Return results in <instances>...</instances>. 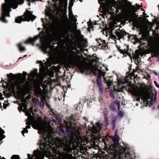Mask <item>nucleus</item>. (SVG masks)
Returning <instances> with one entry per match:
<instances>
[{
	"mask_svg": "<svg viewBox=\"0 0 159 159\" xmlns=\"http://www.w3.org/2000/svg\"><path fill=\"white\" fill-rule=\"evenodd\" d=\"M103 125H101L99 123H97L95 126H93L92 129V132L96 134L97 133L100 132L102 130V126Z\"/></svg>",
	"mask_w": 159,
	"mask_h": 159,
	"instance_id": "obj_13",
	"label": "nucleus"
},
{
	"mask_svg": "<svg viewBox=\"0 0 159 159\" xmlns=\"http://www.w3.org/2000/svg\"><path fill=\"white\" fill-rule=\"evenodd\" d=\"M154 97L152 98L153 91L145 84H140L139 87H134L131 90V94L135 97L136 101L142 98L147 104L151 106L157 100V93L154 90Z\"/></svg>",
	"mask_w": 159,
	"mask_h": 159,
	"instance_id": "obj_3",
	"label": "nucleus"
},
{
	"mask_svg": "<svg viewBox=\"0 0 159 159\" xmlns=\"http://www.w3.org/2000/svg\"><path fill=\"white\" fill-rule=\"evenodd\" d=\"M105 129H106V127L104 126V130Z\"/></svg>",
	"mask_w": 159,
	"mask_h": 159,
	"instance_id": "obj_46",
	"label": "nucleus"
},
{
	"mask_svg": "<svg viewBox=\"0 0 159 159\" xmlns=\"http://www.w3.org/2000/svg\"><path fill=\"white\" fill-rule=\"evenodd\" d=\"M126 48L124 49L123 50H121L120 49V52L123 54L124 55H129V53L128 52V51H129V49L128 48V47H126Z\"/></svg>",
	"mask_w": 159,
	"mask_h": 159,
	"instance_id": "obj_24",
	"label": "nucleus"
},
{
	"mask_svg": "<svg viewBox=\"0 0 159 159\" xmlns=\"http://www.w3.org/2000/svg\"><path fill=\"white\" fill-rule=\"evenodd\" d=\"M4 133V131L0 128V141L5 138V136L2 135Z\"/></svg>",
	"mask_w": 159,
	"mask_h": 159,
	"instance_id": "obj_27",
	"label": "nucleus"
},
{
	"mask_svg": "<svg viewBox=\"0 0 159 159\" xmlns=\"http://www.w3.org/2000/svg\"><path fill=\"white\" fill-rule=\"evenodd\" d=\"M125 18L127 20L131 22L133 19V16L131 13H128L125 15Z\"/></svg>",
	"mask_w": 159,
	"mask_h": 159,
	"instance_id": "obj_23",
	"label": "nucleus"
},
{
	"mask_svg": "<svg viewBox=\"0 0 159 159\" xmlns=\"http://www.w3.org/2000/svg\"><path fill=\"white\" fill-rule=\"evenodd\" d=\"M27 102H25L23 104L21 105H20L18 107V110L20 111V112H21V110L23 108V111H24L26 113V112L24 110V107L25 106L26 107V108L27 109L28 111L29 110H30L31 109H32V111H33V108L32 107H31L30 109H28L27 108Z\"/></svg>",
	"mask_w": 159,
	"mask_h": 159,
	"instance_id": "obj_21",
	"label": "nucleus"
},
{
	"mask_svg": "<svg viewBox=\"0 0 159 159\" xmlns=\"http://www.w3.org/2000/svg\"><path fill=\"white\" fill-rule=\"evenodd\" d=\"M53 2H54V6L56 8L57 7V4L56 3V2L57 1H59L60 3L59 7H62L64 5L66 7L67 6V0H52Z\"/></svg>",
	"mask_w": 159,
	"mask_h": 159,
	"instance_id": "obj_14",
	"label": "nucleus"
},
{
	"mask_svg": "<svg viewBox=\"0 0 159 159\" xmlns=\"http://www.w3.org/2000/svg\"><path fill=\"white\" fill-rule=\"evenodd\" d=\"M7 76L9 79V86L11 89L14 90L16 88L18 90L21 89L24 86L25 80L20 78H16L15 75L12 73L7 75Z\"/></svg>",
	"mask_w": 159,
	"mask_h": 159,
	"instance_id": "obj_5",
	"label": "nucleus"
},
{
	"mask_svg": "<svg viewBox=\"0 0 159 159\" xmlns=\"http://www.w3.org/2000/svg\"><path fill=\"white\" fill-rule=\"evenodd\" d=\"M39 35L35 36L34 38H30L27 39L26 41L25 42V44L28 43H33V45H34V44L33 43L35 42L38 38Z\"/></svg>",
	"mask_w": 159,
	"mask_h": 159,
	"instance_id": "obj_18",
	"label": "nucleus"
},
{
	"mask_svg": "<svg viewBox=\"0 0 159 159\" xmlns=\"http://www.w3.org/2000/svg\"><path fill=\"white\" fill-rule=\"evenodd\" d=\"M43 19H42V21H43Z\"/></svg>",
	"mask_w": 159,
	"mask_h": 159,
	"instance_id": "obj_48",
	"label": "nucleus"
},
{
	"mask_svg": "<svg viewBox=\"0 0 159 159\" xmlns=\"http://www.w3.org/2000/svg\"><path fill=\"white\" fill-rule=\"evenodd\" d=\"M116 118H114L113 119V120L112 121V124L113 126V128L114 129L116 126Z\"/></svg>",
	"mask_w": 159,
	"mask_h": 159,
	"instance_id": "obj_36",
	"label": "nucleus"
},
{
	"mask_svg": "<svg viewBox=\"0 0 159 159\" xmlns=\"http://www.w3.org/2000/svg\"><path fill=\"white\" fill-rule=\"evenodd\" d=\"M24 109L26 112V115L28 116L26 120H28V121H26V124L27 125L22 131V135L24 136V134L28 133L27 129L30 128V125H31L34 128L38 130L39 133L43 135L45 141L52 140L51 139L53 132L51 126L47 124L40 117H38L35 120L34 116H31V114L34 115V113L32 111V109L28 111L26 106L24 107Z\"/></svg>",
	"mask_w": 159,
	"mask_h": 159,
	"instance_id": "obj_2",
	"label": "nucleus"
},
{
	"mask_svg": "<svg viewBox=\"0 0 159 159\" xmlns=\"http://www.w3.org/2000/svg\"><path fill=\"white\" fill-rule=\"evenodd\" d=\"M23 73H25V72H23Z\"/></svg>",
	"mask_w": 159,
	"mask_h": 159,
	"instance_id": "obj_50",
	"label": "nucleus"
},
{
	"mask_svg": "<svg viewBox=\"0 0 159 159\" xmlns=\"http://www.w3.org/2000/svg\"><path fill=\"white\" fill-rule=\"evenodd\" d=\"M4 98L2 97V93H0V100H3Z\"/></svg>",
	"mask_w": 159,
	"mask_h": 159,
	"instance_id": "obj_40",
	"label": "nucleus"
},
{
	"mask_svg": "<svg viewBox=\"0 0 159 159\" xmlns=\"http://www.w3.org/2000/svg\"><path fill=\"white\" fill-rule=\"evenodd\" d=\"M1 102H0V107H1Z\"/></svg>",
	"mask_w": 159,
	"mask_h": 159,
	"instance_id": "obj_45",
	"label": "nucleus"
},
{
	"mask_svg": "<svg viewBox=\"0 0 159 159\" xmlns=\"http://www.w3.org/2000/svg\"><path fill=\"white\" fill-rule=\"evenodd\" d=\"M97 41L99 43V46L103 43H106L105 40H102V39H98Z\"/></svg>",
	"mask_w": 159,
	"mask_h": 159,
	"instance_id": "obj_28",
	"label": "nucleus"
},
{
	"mask_svg": "<svg viewBox=\"0 0 159 159\" xmlns=\"http://www.w3.org/2000/svg\"><path fill=\"white\" fill-rule=\"evenodd\" d=\"M36 18V16L33 15L30 11H27L23 17H18L16 19L15 21L16 23H21L22 21H29L30 20H33Z\"/></svg>",
	"mask_w": 159,
	"mask_h": 159,
	"instance_id": "obj_10",
	"label": "nucleus"
},
{
	"mask_svg": "<svg viewBox=\"0 0 159 159\" xmlns=\"http://www.w3.org/2000/svg\"><path fill=\"white\" fill-rule=\"evenodd\" d=\"M26 56V55H25V56H24V57H25V56Z\"/></svg>",
	"mask_w": 159,
	"mask_h": 159,
	"instance_id": "obj_51",
	"label": "nucleus"
},
{
	"mask_svg": "<svg viewBox=\"0 0 159 159\" xmlns=\"http://www.w3.org/2000/svg\"><path fill=\"white\" fill-rule=\"evenodd\" d=\"M131 3L130 2L127 1L126 2V3H125V4H124L123 3H121L118 4L116 8L114 6L111 7V6L112 5V3L111 2H110L108 3V6L109 10H113L114 11L115 9V11L116 12H118V10L119 9L121 10V11L122 12L125 11L126 10V5H131Z\"/></svg>",
	"mask_w": 159,
	"mask_h": 159,
	"instance_id": "obj_11",
	"label": "nucleus"
},
{
	"mask_svg": "<svg viewBox=\"0 0 159 159\" xmlns=\"http://www.w3.org/2000/svg\"><path fill=\"white\" fill-rule=\"evenodd\" d=\"M18 46L19 48V49L21 52L24 51L25 50V47H22L21 46V43H20L18 44Z\"/></svg>",
	"mask_w": 159,
	"mask_h": 159,
	"instance_id": "obj_29",
	"label": "nucleus"
},
{
	"mask_svg": "<svg viewBox=\"0 0 159 159\" xmlns=\"http://www.w3.org/2000/svg\"><path fill=\"white\" fill-rule=\"evenodd\" d=\"M34 93L38 97H41L43 96V92L40 88V86H38L35 88Z\"/></svg>",
	"mask_w": 159,
	"mask_h": 159,
	"instance_id": "obj_16",
	"label": "nucleus"
},
{
	"mask_svg": "<svg viewBox=\"0 0 159 159\" xmlns=\"http://www.w3.org/2000/svg\"><path fill=\"white\" fill-rule=\"evenodd\" d=\"M36 151H34V154L36 155V159H43V156L41 155V153L39 152H36Z\"/></svg>",
	"mask_w": 159,
	"mask_h": 159,
	"instance_id": "obj_26",
	"label": "nucleus"
},
{
	"mask_svg": "<svg viewBox=\"0 0 159 159\" xmlns=\"http://www.w3.org/2000/svg\"><path fill=\"white\" fill-rule=\"evenodd\" d=\"M110 94L111 97L112 98H114L115 97V95L113 93L112 90H111L110 91Z\"/></svg>",
	"mask_w": 159,
	"mask_h": 159,
	"instance_id": "obj_35",
	"label": "nucleus"
},
{
	"mask_svg": "<svg viewBox=\"0 0 159 159\" xmlns=\"http://www.w3.org/2000/svg\"><path fill=\"white\" fill-rule=\"evenodd\" d=\"M153 50L156 54L159 55V44L157 45L154 47Z\"/></svg>",
	"mask_w": 159,
	"mask_h": 159,
	"instance_id": "obj_25",
	"label": "nucleus"
},
{
	"mask_svg": "<svg viewBox=\"0 0 159 159\" xmlns=\"http://www.w3.org/2000/svg\"><path fill=\"white\" fill-rule=\"evenodd\" d=\"M45 142L42 144L40 146L41 150L42 152H41L39 150H36V152H39L43 156V159H44V153H49L50 151V149L51 148V146L50 145V140H46ZM34 151V155H31L30 154H28V157L29 159H33L34 156L35 157L34 159H36V155L34 154V151Z\"/></svg>",
	"mask_w": 159,
	"mask_h": 159,
	"instance_id": "obj_9",
	"label": "nucleus"
},
{
	"mask_svg": "<svg viewBox=\"0 0 159 159\" xmlns=\"http://www.w3.org/2000/svg\"><path fill=\"white\" fill-rule=\"evenodd\" d=\"M78 68L82 72H84L85 71L90 70L98 77V75L102 76H104L105 75L104 72L98 69L96 67L93 66L84 64H80L78 65Z\"/></svg>",
	"mask_w": 159,
	"mask_h": 159,
	"instance_id": "obj_7",
	"label": "nucleus"
},
{
	"mask_svg": "<svg viewBox=\"0 0 159 159\" xmlns=\"http://www.w3.org/2000/svg\"><path fill=\"white\" fill-rule=\"evenodd\" d=\"M98 58L97 57H95L94 58H92V62H96L97 61Z\"/></svg>",
	"mask_w": 159,
	"mask_h": 159,
	"instance_id": "obj_37",
	"label": "nucleus"
},
{
	"mask_svg": "<svg viewBox=\"0 0 159 159\" xmlns=\"http://www.w3.org/2000/svg\"><path fill=\"white\" fill-rule=\"evenodd\" d=\"M105 124L106 126H107L109 124L108 122L107 116L106 114H105Z\"/></svg>",
	"mask_w": 159,
	"mask_h": 159,
	"instance_id": "obj_31",
	"label": "nucleus"
},
{
	"mask_svg": "<svg viewBox=\"0 0 159 159\" xmlns=\"http://www.w3.org/2000/svg\"><path fill=\"white\" fill-rule=\"evenodd\" d=\"M37 71V69H35L34 71H31L29 75L30 77L32 78L33 79H34L36 77H37L38 76Z\"/></svg>",
	"mask_w": 159,
	"mask_h": 159,
	"instance_id": "obj_19",
	"label": "nucleus"
},
{
	"mask_svg": "<svg viewBox=\"0 0 159 159\" xmlns=\"http://www.w3.org/2000/svg\"><path fill=\"white\" fill-rule=\"evenodd\" d=\"M124 114V113H123L121 111H119L118 113V116L120 117H122L123 116Z\"/></svg>",
	"mask_w": 159,
	"mask_h": 159,
	"instance_id": "obj_32",
	"label": "nucleus"
},
{
	"mask_svg": "<svg viewBox=\"0 0 159 159\" xmlns=\"http://www.w3.org/2000/svg\"><path fill=\"white\" fill-rule=\"evenodd\" d=\"M41 48L43 52L45 54L48 53L50 54H52L54 50L52 46L49 43H46L43 45Z\"/></svg>",
	"mask_w": 159,
	"mask_h": 159,
	"instance_id": "obj_12",
	"label": "nucleus"
},
{
	"mask_svg": "<svg viewBox=\"0 0 159 159\" xmlns=\"http://www.w3.org/2000/svg\"><path fill=\"white\" fill-rule=\"evenodd\" d=\"M61 159H73L71 154H69L65 152L61 153L60 154Z\"/></svg>",
	"mask_w": 159,
	"mask_h": 159,
	"instance_id": "obj_15",
	"label": "nucleus"
},
{
	"mask_svg": "<svg viewBox=\"0 0 159 159\" xmlns=\"http://www.w3.org/2000/svg\"><path fill=\"white\" fill-rule=\"evenodd\" d=\"M128 78L126 77L124 79H119L118 80V84L120 86H121V84H123L125 83L128 82Z\"/></svg>",
	"mask_w": 159,
	"mask_h": 159,
	"instance_id": "obj_20",
	"label": "nucleus"
},
{
	"mask_svg": "<svg viewBox=\"0 0 159 159\" xmlns=\"http://www.w3.org/2000/svg\"><path fill=\"white\" fill-rule=\"evenodd\" d=\"M136 5L138 9H139L140 8V7H139V6H138V4H137L136 3Z\"/></svg>",
	"mask_w": 159,
	"mask_h": 159,
	"instance_id": "obj_43",
	"label": "nucleus"
},
{
	"mask_svg": "<svg viewBox=\"0 0 159 159\" xmlns=\"http://www.w3.org/2000/svg\"><path fill=\"white\" fill-rule=\"evenodd\" d=\"M44 101H45V102H46V104L47 107H49V105L48 104V103L47 102V101L46 100H44Z\"/></svg>",
	"mask_w": 159,
	"mask_h": 159,
	"instance_id": "obj_42",
	"label": "nucleus"
},
{
	"mask_svg": "<svg viewBox=\"0 0 159 159\" xmlns=\"http://www.w3.org/2000/svg\"><path fill=\"white\" fill-rule=\"evenodd\" d=\"M44 102L43 101H42L41 102V103L39 102V106L41 108H43L44 107Z\"/></svg>",
	"mask_w": 159,
	"mask_h": 159,
	"instance_id": "obj_34",
	"label": "nucleus"
},
{
	"mask_svg": "<svg viewBox=\"0 0 159 159\" xmlns=\"http://www.w3.org/2000/svg\"><path fill=\"white\" fill-rule=\"evenodd\" d=\"M116 33L118 38L120 39L122 38L123 36L125 35L126 32L124 31H116Z\"/></svg>",
	"mask_w": 159,
	"mask_h": 159,
	"instance_id": "obj_22",
	"label": "nucleus"
},
{
	"mask_svg": "<svg viewBox=\"0 0 159 159\" xmlns=\"http://www.w3.org/2000/svg\"><path fill=\"white\" fill-rule=\"evenodd\" d=\"M62 59L67 65H76L80 60V57L77 55L75 52L72 51H68L62 57Z\"/></svg>",
	"mask_w": 159,
	"mask_h": 159,
	"instance_id": "obj_6",
	"label": "nucleus"
},
{
	"mask_svg": "<svg viewBox=\"0 0 159 159\" xmlns=\"http://www.w3.org/2000/svg\"><path fill=\"white\" fill-rule=\"evenodd\" d=\"M0 159H1V157H0Z\"/></svg>",
	"mask_w": 159,
	"mask_h": 159,
	"instance_id": "obj_52",
	"label": "nucleus"
},
{
	"mask_svg": "<svg viewBox=\"0 0 159 159\" xmlns=\"http://www.w3.org/2000/svg\"><path fill=\"white\" fill-rule=\"evenodd\" d=\"M112 140L114 144L111 145L109 148L114 158L115 159H131L129 152L125 153L126 149L125 148L116 146V145L118 144L120 140L117 131L115 132Z\"/></svg>",
	"mask_w": 159,
	"mask_h": 159,
	"instance_id": "obj_4",
	"label": "nucleus"
},
{
	"mask_svg": "<svg viewBox=\"0 0 159 159\" xmlns=\"http://www.w3.org/2000/svg\"><path fill=\"white\" fill-rule=\"evenodd\" d=\"M2 159H6L5 158H4V157H3Z\"/></svg>",
	"mask_w": 159,
	"mask_h": 159,
	"instance_id": "obj_49",
	"label": "nucleus"
},
{
	"mask_svg": "<svg viewBox=\"0 0 159 159\" xmlns=\"http://www.w3.org/2000/svg\"><path fill=\"white\" fill-rule=\"evenodd\" d=\"M132 7L134 9H135V7L134 6H132Z\"/></svg>",
	"mask_w": 159,
	"mask_h": 159,
	"instance_id": "obj_44",
	"label": "nucleus"
},
{
	"mask_svg": "<svg viewBox=\"0 0 159 159\" xmlns=\"http://www.w3.org/2000/svg\"><path fill=\"white\" fill-rule=\"evenodd\" d=\"M154 83L156 86L159 89V85L157 83V82L155 81H154Z\"/></svg>",
	"mask_w": 159,
	"mask_h": 159,
	"instance_id": "obj_38",
	"label": "nucleus"
},
{
	"mask_svg": "<svg viewBox=\"0 0 159 159\" xmlns=\"http://www.w3.org/2000/svg\"><path fill=\"white\" fill-rule=\"evenodd\" d=\"M11 159H20V157L18 156L14 155L12 156Z\"/></svg>",
	"mask_w": 159,
	"mask_h": 159,
	"instance_id": "obj_33",
	"label": "nucleus"
},
{
	"mask_svg": "<svg viewBox=\"0 0 159 159\" xmlns=\"http://www.w3.org/2000/svg\"><path fill=\"white\" fill-rule=\"evenodd\" d=\"M117 105L118 109V110H119L120 109V102L119 101H118L117 102Z\"/></svg>",
	"mask_w": 159,
	"mask_h": 159,
	"instance_id": "obj_39",
	"label": "nucleus"
},
{
	"mask_svg": "<svg viewBox=\"0 0 159 159\" xmlns=\"http://www.w3.org/2000/svg\"><path fill=\"white\" fill-rule=\"evenodd\" d=\"M55 34L57 37V40L63 41V39L66 37L68 32L67 27L61 23H59L55 30Z\"/></svg>",
	"mask_w": 159,
	"mask_h": 159,
	"instance_id": "obj_8",
	"label": "nucleus"
},
{
	"mask_svg": "<svg viewBox=\"0 0 159 159\" xmlns=\"http://www.w3.org/2000/svg\"><path fill=\"white\" fill-rule=\"evenodd\" d=\"M37 63H42V62L41 61H37Z\"/></svg>",
	"mask_w": 159,
	"mask_h": 159,
	"instance_id": "obj_41",
	"label": "nucleus"
},
{
	"mask_svg": "<svg viewBox=\"0 0 159 159\" xmlns=\"http://www.w3.org/2000/svg\"><path fill=\"white\" fill-rule=\"evenodd\" d=\"M105 82H106L107 85L108 86H111L112 85V82L110 80V79L108 80H106L105 81Z\"/></svg>",
	"mask_w": 159,
	"mask_h": 159,
	"instance_id": "obj_30",
	"label": "nucleus"
},
{
	"mask_svg": "<svg viewBox=\"0 0 159 159\" xmlns=\"http://www.w3.org/2000/svg\"><path fill=\"white\" fill-rule=\"evenodd\" d=\"M95 56V55H94V54H93V57H95V56Z\"/></svg>",
	"mask_w": 159,
	"mask_h": 159,
	"instance_id": "obj_47",
	"label": "nucleus"
},
{
	"mask_svg": "<svg viewBox=\"0 0 159 159\" xmlns=\"http://www.w3.org/2000/svg\"><path fill=\"white\" fill-rule=\"evenodd\" d=\"M102 82L101 79L99 80L97 79L96 81L98 87L99 93L101 94H102L103 92V88L101 84Z\"/></svg>",
	"mask_w": 159,
	"mask_h": 159,
	"instance_id": "obj_17",
	"label": "nucleus"
},
{
	"mask_svg": "<svg viewBox=\"0 0 159 159\" xmlns=\"http://www.w3.org/2000/svg\"><path fill=\"white\" fill-rule=\"evenodd\" d=\"M66 125V131L68 137L66 136V133L62 128H60L59 131L63 136L61 139H58V142L61 147L63 148L64 151L70 153L72 150L71 147L72 143H74L78 146L85 145L87 142L84 141L83 137L80 136V133L79 128L76 127L75 125H72L70 122H65Z\"/></svg>",
	"mask_w": 159,
	"mask_h": 159,
	"instance_id": "obj_1",
	"label": "nucleus"
}]
</instances>
